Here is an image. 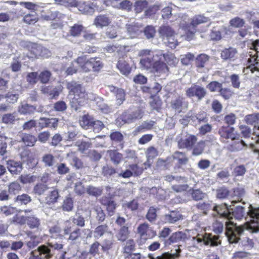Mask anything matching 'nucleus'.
I'll return each instance as SVG.
<instances>
[{
	"label": "nucleus",
	"instance_id": "4d7b16f0",
	"mask_svg": "<svg viewBox=\"0 0 259 259\" xmlns=\"http://www.w3.org/2000/svg\"><path fill=\"white\" fill-rule=\"evenodd\" d=\"M152 100L150 102V105L153 110L158 111L160 108L162 102L159 97L156 96H151Z\"/></svg>",
	"mask_w": 259,
	"mask_h": 259
},
{
	"label": "nucleus",
	"instance_id": "cd10ccee",
	"mask_svg": "<svg viewBox=\"0 0 259 259\" xmlns=\"http://www.w3.org/2000/svg\"><path fill=\"white\" fill-rule=\"evenodd\" d=\"M210 21V18L205 16L203 14L196 15L191 19L190 27L193 26L196 28L198 25L208 22Z\"/></svg>",
	"mask_w": 259,
	"mask_h": 259
},
{
	"label": "nucleus",
	"instance_id": "e433bc0d",
	"mask_svg": "<svg viewBox=\"0 0 259 259\" xmlns=\"http://www.w3.org/2000/svg\"><path fill=\"white\" fill-rule=\"evenodd\" d=\"M189 192L192 199L196 201L203 200L206 196V193L203 192L199 189H192L189 190Z\"/></svg>",
	"mask_w": 259,
	"mask_h": 259
},
{
	"label": "nucleus",
	"instance_id": "393cba45",
	"mask_svg": "<svg viewBox=\"0 0 259 259\" xmlns=\"http://www.w3.org/2000/svg\"><path fill=\"white\" fill-rule=\"evenodd\" d=\"M158 33L160 37L165 39L167 38H171V36L175 35V31L169 25H162L158 29Z\"/></svg>",
	"mask_w": 259,
	"mask_h": 259
},
{
	"label": "nucleus",
	"instance_id": "13d9d810",
	"mask_svg": "<svg viewBox=\"0 0 259 259\" xmlns=\"http://www.w3.org/2000/svg\"><path fill=\"white\" fill-rule=\"evenodd\" d=\"M148 3L146 0H139L135 2L134 5L135 10L136 13H141L148 6Z\"/></svg>",
	"mask_w": 259,
	"mask_h": 259
},
{
	"label": "nucleus",
	"instance_id": "a878e982",
	"mask_svg": "<svg viewBox=\"0 0 259 259\" xmlns=\"http://www.w3.org/2000/svg\"><path fill=\"white\" fill-rule=\"evenodd\" d=\"M95 7L93 3L88 4L83 2L78 5V9L82 14L92 15L95 12Z\"/></svg>",
	"mask_w": 259,
	"mask_h": 259
},
{
	"label": "nucleus",
	"instance_id": "e2e57ef3",
	"mask_svg": "<svg viewBox=\"0 0 259 259\" xmlns=\"http://www.w3.org/2000/svg\"><path fill=\"white\" fill-rule=\"evenodd\" d=\"M128 228L126 226L122 227L117 234V238L119 240L124 241L128 238Z\"/></svg>",
	"mask_w": 259,
	"mask_h": 259
},
{
	"label": "nucleus",
	"instance_id": "aec40b11",
	"mask_svg": "<svg viewBox=\"0 0 259 259\" xmlns=\"http://www.w3.org/2000/svg\"><path fill=\"white\" fill-rule=\"evenodd\" d=\"M231 144L227 146V149L231 152H236L241 150L244 147H247V144L242 139H240L239 135H237L236 139L233 140Z\"/></svg>",
	"mask_w": 259,
	"mask_h": 259
},
{
	"label": "nucleus",
	"instance_id": "c756f323",
	"mask_svg": "<svg viewBox=\"0 0 259 259\" xmlns=\"http://www.w3.org/2000/svg\"><path fill=\"white\" fill-rule=\"evenodd\" d=\"M155 52H152V56L146 57L141 59L140 63L142 68L147 70L152 68L153 64L157 59V57H155Z\"/></svg>",
	"mask_w": 259,
	"mask_h": 259
},
{
	"label": "nucleus",
	"instance_id": "4be33fe9",
	"mask_svg": "<svg viewBox=\"0 0 259 259\" xmlns=\"http://www.w3.org/2000/svg\"><path fill=\"white\" fill-rule=\"evenodd\" d=\"M182 219V215L177 210L171 211L169 213L166 214L163 217V220L166 223H175Z\"/></svg>",
	"mask_w": 259,
	"mask_h": 259
},
{
	"label": "nucleus",
	"instance_id": "338daca9",
	"mask_svg": "<svg viewBox=\"0 0 259 259\" xmlns=\"http://www.w3.org/2000/svg\"><path fill=\"white\" fill-rule=\"evenodd\" d=\"M72 222L78 227H83L85 225V220L81 215H76L71 218Z\"/></svg>",
	"mask_w": 259,
	"mask_h": 259
},
{
	"label": "nucleus",
	"instance_id": "39448f33",
	"mask_svg": "<svg viewBox=\"0 0 259 259\" xmlns=\"http://www.w3.org/2000/svg\"><path fill=\"white\" fill-rule=\"evenodd\" d=\"M173 158L176 160L177 162L174 167V169L176 171L179 172L186 171L187 170L191 171L192 169L190 164H188L189 158L185 153L176 151L173 155Z\"/></svg>",
	"mask_w": 259,
	"mask_h": 259
},
{
	"label": "nucleus",
	"instance_id": "7ed1b4c3",
	"mask_svg": "<svg viewBox=\"0 0 259 259\" xmlns=\"http://www.w3.org/2000/svg\"><path fill=\"white\" fill-rule=\"evenodd\" d=\"M67 88L69 95L73 96L71 100V106L75 110L82 106L88 100V94L81 84L75 81L68 82Z\"/></svg>",
	"mask_w": 259,
	"mask_h": 259
},
{
	"label": "nucleus",
	"instance_id": "c85d7f7f",
	"mask_svg": "<svg viewBox=\"0 0 259 259\" xmlns=\"http://www.w3.org/2000/svg\"><path fill=\"white\" fill-rule=\"evenodd\" d=\"M210 56L205 54H200L195 58V63L198 68H204L208 63L210 59Z\"/></svg>",
	"mask_w": 259,
	"mask_h": 259
},
{
	"label": "nucleus",
	"instance_id": "f3484780",
	"mask_svg": "<svg viewBox=\"0 0 259 259\" xmlns=\"http://www.w3.org/2000/svg\"><path fill=\"white\" fill-rule=\"evenodd\" d=\"M7 166L9 171L13 175H18L23 169L22 164L20 161L9 160L7 161Z\"/></svg>",
	"mask_w": 259,
	"mask_h": 259
},
{
	"label": "nucleus",
	"instance_id": "473e14b6",
	"mask_svg": "<svg viewBox=\"0 0 259 259\" xmlns=\"http://www.w3.org/2000/svg\"><path fill=\"white\" fill-rule=\"evenodd\" d=\"M237 53V50L234 48H226L221 51V57L224 60H231L235 57Z\"/></svg>",
	"mask_w": 259,
	"mask_h": 259
},
{
	"label": "nucleus",
	"instance_id": "0e129e2a",
	"mask_svg": "<svg viewBox=\"0 0 259 259\" xmlns=\"http://www.w3.org/2000/svg\"><path fill=\"white\" fill-rule=\"evenodd\" d=\"M103 190L100 188L89 186L87 189V192L90 195L98 197L102 193Z\"/></svg>",
	"mask_w": 259,
	"mask_h": 259
},
{
	"label": "nucleus",
	"instance_id": "72a5a7b5",
	"mask_svg": "<svg viewBox=\"0 0 259 259\" xmlns=\"http://www.w3.org/2000/svg\"><path fill=\"white\" fill-rule=\"evenodd\" d=\"M155 123V122L153 120L144 121L141 125L136 128L133 133L135 136L138 133L150 130L153 128Z\"/></svg>",
	"mask_w": 259,
	"mask_h": 259
},
{
	"label": "nucleus",
	"instance_id": "0eeeda50",
	"mask_svg": "<svg viewBox=\"0 0 259 259\" xmlns=\"http://www.w3.org/2000/svg\"><path fill=\"white\" fill-rule=\"evenodd\" d=\"M218 134L220 136L221 141L223 142H226L229 139L232 141L235 140L237 137L235 128L229 125H223L220 127L218 130Z\"/></svg>",
	"mask_w": 259,
	"mask_h": 259
},
{
	"label": "nucleus",
	"instance_id": "9b49d317",
	"mask_svg": "<svg viewBox=\"0 0 259 259\" xmlns=\"http://www.w3.org/2000/svg\"><path fill=\"white\" fill-rule=\"evenodd\" d=\"M187 238V234L185 233L177 231L173 233L168 239H165L164 244L165 246H167L173 243H179L181 242H184Z\"/></svg>",
	"mask_w": 259,
	"mask_h": 259
},
{
	"label": "nucleus",
	"instance_id": "4468645a",
	"mask_svg": "<svg viewBox=\"0 0 259 259\" xmlns=\"http://www.w3.org/2000/svg\"><path fill=\"white\" fill-rule=\"evenodd\" d=\"M109 91L113 93L115 97V105L120 106L125 100V94L124 90L118 88L113 85L108 86Z\"/></svg>",
	"mask_w": 259,
	"mask_h": 259
},
{
	"label": "nucleus",
	"instance_id": "ddd939ff",
	"mask_svg": "<svg viewBox=\"0 0 259 259\" xmlns=\"http://www.w3.org/2000/svg\"><path fill=\"white\" fill-rule=\"evenodd\" d=\"M100 201L102 205L106 206L108 214L109 216H112L115 213L117 204L112 198L106 196H103Z\"/></svg>",
	"mask_w": 259,
	"mask_h": 259
},
{
	"label": "nucleus",
	"instance_id": "c03bdc74",
	"mask_svg": "<svg viewBox=\"0 0 259 259\" xmlns=\"http://www.w3.org/2000/svg\"><path fill=\"white\" fill-rule=\"evenodd\" d=\"M75 152H70L67 154V157H71L73 162V165L77 169L81 168L83 166L82 161L75 155Z\"/></svg>",
	"mask_w": 259,
	"mask_h": 259
},
{
	"label": "nucleus",
	"instance_id": "7c9ffc66",
	"mask_svg": "<svg viewBox=\"0 0 259 259\" xmlns=\"http://www.w3.org/2000/svg\"><path fill=\"white\" fill-rule=\"evenodd\" d=\"M27 225L31 229H38L40 226V220L35 215H27Z\"/></svg>",
	"mask_w": 259,
	"mask_h": 259
},
{
	"label": "nucleus",
	"instance_id": "680f3d73",
	"mask_svg": "<svg viewBox=\"0 0 259 259\" xmlns=\"http://www.w3.org/2000/svg\"><path fill=\"white\" fill-rule=\"evenodd\" d=\"M157 209L153 206H151L146 215V219L150 222L155 221L157 218Z\"/></svg>",
	"mask_w": 259,
	"mask_h": 259
},
{
	"label": "nucleus",
	"instance_id": "f03ea898",
	"mask_svg": "<svg viewBox=\"0 0 259 259\" xmlns=\"http://www.w3.org/2000/svg\"><path fill=\"white\" fill-rule=\"evenodd\" d=\"M224 224L219 221H216L213 224L212 231L216 235L211 233H205L203 234H198L196 236L193 237L194 244L195 242L200 246H208L209 247H216L221 244V236L219 235L224 231Z\"/></svg>",
	"mask_w": 259,
	"mask_h": 259
},
{
	"label": "nucleus",
	"instance_id": "bf43d9fd",
	"mask_svg": "<svg viewBox=\"0 0 259 259\" xmlns=\"http://www.w3.org/2000/svg\"><path fill=\"white\" fill-rule=\"evenodd\" d=\"M41 120L44 121L43 123L45 124V127H57L58 124V120L57 118H41Z\"/></svg>",
	"mask_w": 259,
	"mask_h": 259
},
{
	"label": "nucleus",
	"instance_id": "052dcab7",
	"mask_svg": "<svg viewBox=\"0 0 259 259\" xmlns=\"http://www.w3.org/2000/svg\"><path fill=\"white\" fill-rule=\"evenodd\" d=\"M246 168L243 164L236 166L232 171L233 175L235 177L243 176L246 172Z\"/></svg>",
	"mask_w": 259,
	"mask_h": 259
},
{
	"label": "nucleus",
	"instance_id": "f257e3e1",
	"mask_svg": "<svg viewBox=\"0 0 259 259\" xmlns=\"http://www.w3.org/2000/svg\"><path fill=\"white\" fill-rule=\"evenodd\" d=\"M230 205L226 203L221 204H213L212 210L215 213L214 217L226 219L225 222V234L230 244H237L240 235L246 229L252 233L259 232V207H255L249 205V209L247 212L248 217L245 218L246 221L245 227L242 225L238 226L237 224L230 221Z\"/></svg>",
	"mask_w": 259,
	"mask_h": 259
},
{
	"label": "nucleus",
	"instance_id": "a211bd4d",
	"mask_svg": "<svg viewBox=\"0 0 259 259\" xmlns=\"http://www.w3.org/2000/svg\"><path fill=\"white\" fill-rule=\"evenodd\" d=\"M152 70L154 72L160 74H167L169 71L168 68L166 63L161 61V60H158L157 59H156L153 64Z\"/></svg>",
	"mask_w": 259,
	"mask_h": 259
},
{
	"label": "nucleus",
	"instance_id": "412c9836",
	"mask_svg": "<svg viewBox=\"0 0 259 259\" xmlns=\"http://www.w3.org/2000/svg\"><path fill=\"white\" fill-rule=\"evenodd\" d=\"M180 246H178V248L176 249V252L171 253L168 252H164L161 255L155 257L152 254H149L148 257L150 259H175L180 255L181 249Z\"/></svg>",
	"mask_w": 259,
	"mask_h": 259
},
{
	"label": "nucleus",
	"instance_id": "1a4fd4ad",
	"mask_svg": "<svg viewBox=\"0 0 259 259\" xmlns=\"http://www.w3.org/2000/svg\"><path fill=\"white\" fill-rule=\"evenodd\" d=\"M81 230L79 228H76L73 230L72 226L69 225H66L63 229L62 236L68 235V240L74 242L81 237Z\"/></svg>",
	"mask_w": 259,
	"mask_h": 259
},
{
	"label": "nucleus",
	"instance_id": "864d4df0",
	"mask_svg": "<svg viewBox=\"0 0 259 259\" xmlns=\"http://www.w3.org/2000/svg\"><path fill=\"white\" fill-rule=\"evenodd\" d=\"M243 233V232L240 235H239L240 239L238 240V241L240 240V242H239V245H241L242 246L249 249L253 248L254 246V242L252 239H250L248 237H244L242 239H241L240 236L242 235ZM238 242H238L237 243H238Z\"/></svg>",
	"mask_w": 259,
	"mask_h": 259
},
{
	"label": "nucleus",
	"instance_id": "2f4dec72",
	"mask_svg": "<svg viewBox=\"0 0 259 259\" xmlns=\"http://www.w3.org/2000/svg\"><path fill=\"white\" fill-rule=\"evenodd\" d=\"M19 120L16 112L6 113L2 117V122L6 124L12 125Z\"/></svg>",
	"mask_w": 259,
	"mask_h": 259
},
{
	"label": "nucleus",
	"instance_id": "58836bf2",
	"mask_svg": "<svg viewBox=\"0 0 259 259\" xmlns=\"http://www.w3.org/2000/svg\"><path fill=\"white\" fill-rule=\"evenodd\" d=\"M111 160L115 164H118L122 159V155L119 153L117 150H111L107 151Z\"/></svg>",
	"mask_w": 259,
	"mask_h": 259
},
{
	"label": "nucleus",
	"instance_id": "6e6552de",
	"mask_svg": "<svg viewBox=\"0 0 259 259\" xmlns=\"http://www.w3.org/2000/svg\"><path fill=\"white\" fill-rule=\"evenodd\" d=\"M188 104L189 103L186 100L185 98L182 96H179L170 102L171 108L178 114L187 110Z\"/></svg>",
	"mask_w": 259,
	"mask_h": 259
},
{
	"label": "nucleus",
	"instance_id": "5701e85b",
	"mask_svg": "<svg viewBox=\"0 0 259 259\" xmlns=\"http://www.w3.org/2000/svg\"><path fill=\"white\" fill-rule=\"evenodd\" d=\"M111 21L106 15H99L96 17L94 20V25L97 27L103 28L108 26Z\"/></svg>",
	"mask_w": 259,
	"mask_h": 259
},
{
	"label": "nucleus",
	"instance_id": "c9c22d12",
	"mask_svg": "<svg viewBox=\"0 0 259 259\" xmlns=\"http://www.w3.org/2000/svg\"><path fill=\"white\" fill-rule=\"evenodd\" d=\"M49 188L48 184L37 183L33 187V192L35 195L40 196L44 194Z\"/></svg>",
	"mask_w": 259,
	"mask_h": 259
},
{
	"label": "nucleus",
	"instance_id": "20e7f679",
	"mask_svg": "<svg viewBox=\"0 0 259 259\" xmlns=\"http://www.w3.org/2000/svg\"><path fill=\"white\" fill-rule=\"evenodd\" d=\"M74 61L80 68L83 72L88 73L91 71L99 72L103 67V64L99 57H91L88 59L86 56L78 57Z\"/></svg>",
	"mask_w": 259,
	"mask_h": 259
},
{
	"label": "nucleus",
	"instance_id": "69168bd1",
	"mask_svg": "<svg viewBox=\"0 0 259 259\" xmlns=\"http://www.w3.org/2000/svg\"><path fill=\"white\" fill-rule=\"evenodd\" d=\"M26 80L30 85H34L38 81V72H31L27 74L26 76Z\"/></svg>",
	"mask_w": 259,
	"mask_h": 259
},
{
	"label": "nucleus",
	"instance_id": "a18cd8bd",
	"mask_svg": "<svg viewBox=\"0 0 259 259\" xmlns=\"http://www.w3.org/2000/svg\"><path fill=\"white\" fill-rule=\"evenodd\" d=\"M38 19V15L36 13L34 14L29 13L23 17V21L26 24L33 25L36 23Z\"/></svg>",
	"mask_w": 259,
	"mask_h": 259
},
{
	"label": "nucleus",
	"instance_id": "5fc2aeb1",
	"mask_svg": "<svg viewBox=\"0 0 259 259\" xmlns=\"http://www.w3.org/2000/svg\"><path fill=\"white\" fill-rule=\"evenodd\" d=\"M31 201V197L27 194L18 195L15 198V202L20 204L26 205Z\"/></svg>",
	"mask_w": 259,
	"mask_h": 259
},
{
	"label": "nucleus",
	"instance_id": "9d476101",
	"mask_svg": "<svg viewBox=\"0 0 259 259\" xmlns=\"http://www.w3.org/2000/svg\"><path fill=\"white\" fill-rule=\"evenodd\" d=\"M245 194V191L243 187H237L233 188L230 190V199L232 204H235L238 202H242L243 197Z\"/></svg>",
	"mask_w": 259,
	"mask_h": 259
},
{
	"label": "nucleus",
	"instance_id": "603ef678",
	"mask_svg": "<svg viewBox=\"0 0 259 259\" xmlns=\"http://www.w3.org/2000/svg\"><path fill=\"white\" fill-rule=\"evenodd\" d=\"M51 72L47 70H44L38 74V79L41 83L46 84L49 82L51 77Z\"/></svg>",
	"mask_w": 259,
	"mask_h": 259
},
{
	"label": "nucleus",
	"instance_id": "ea45409f",
	"mask_svg": "<svg viewBox=\"0 0 259 259\" xmlns=\"http://www.w3.org/2000/svg\"><path fill=\"white\" fill-rule=\"evenodd\" d=\"M42 162L44 163L46 167H52L55 164V156L50 153L45 154L42 157Z\"/></svg>",
	"mask_w": 259,
	"mask_h": 259
},
{
	"label": "nucleus",
	"instance_id": "423d86ee",
	"mask_svg": "<svg viewBox=\"0 0 259 259\" xmlns=\"http://www.w3.org/2000/svg\"><path fill=\"white\" fill-rule=\"evenodd\" d=\"M207 95V91L202 86L193 84L186 91V96L189 98L195 97L198 101H201Z\"/></svg>",
	"mask_w": 259,
	"mask_h": 259
},
{
	"label": "nucleus",
	"instance_id": "dca6fc26",
	"mask_svg": "<svg viewBox=\"0 0 259 259\" xmlns=\"http://www.w3.org/2000/svg\"><path fill=\"white\" fill-rule=\"evenodd\" d=\"M197 138L194 135H190L184 139L178 141V147L181 149H191L197 141Z\"/></svg>",
	"mask_w": 259,
	"mask_h": 259
},
{
	"label": "nucleus",
	"instance_id": "bb28decb",
	"mask_svg": "<svg viewBox=\"0 0 259 259\" xmlns=\"http://www.w3.org/2000/svg\"><path fill=\"white\" fill-rule=\"evenodd\" d=\"M49 248L45 245L39 246L37 250H33L31 252L28 259H42L41 255L43 254L48 253Z\"/></svg>",
	"mask_w": 259,
	"mask_h": 259
},
{
	"label": "nucleus",
	"instance_id": "de8ad7c7",
	"mask_svg": "<svg viewBox=\"0 0 259 259\" xmlns=\"http://www.w3.org/2000/svg\"><path fill=\"white\" fill-rule=\"evenodd\" d=\"M36 110V107L34 106L25 104L22 105L19 109V112L24 115L30 114L33 113Z\"/></svg>",
	"mask_w": 259,
	"mask_h": 259
},
{
	"label": "nucleus",
	"instance_id": "f8f14e48",
	"mask_svg": "<svg viewBox=\"0 0 259 259\" xmlns=\"http://www.w3.org/2000/svg\"><path fill=\"white\" fill-rule=\"evenodd\" d=\"M155 57H157L158 60H162L163 58L164 60L170 66L174 65L177 63V59L175 57V55L169 52L164 53L162 51H155Z\"/></svg>",
	"mask_w": 259,
	"mask_h": 259
},
{
	"label": "nucleus",
	"instance_id": "b1692460",
	"mask_svg": "<svg viewBox=\"0 0 259 259\" xmlns=\"http://www.w3.org/2000/svg\"><path fill=\"white\" fill-rule=\"evenodd\" d=\"M37 141V138L31 134L23 133L21 137V142L26 147H33Z\"/></svg>",
	"mask_w": 259,
	"mask_h": 259
},
{
	"label": "nucleus",
	"instance_id": "2eb2a0df",
	"mask_svg": "<svg viewBox=\"0 0 259 259\" xmlns=\"http://www.w3.org/2000/svg\"><path fill=\"white\" fill-rule=\"evenodd\" d=\"M230 221L234 218L236 220H240L242 219L245 215V208L243 206L240 205L234 206V204L232 206L230 205Z\"/></svg>",
	"mask_w": 259,
	"mask_h": 259
},
{
	"label": "nucleus",
	"instance_id": "79ce46f5",
	"mask_svg": "<svg viewBox=\"0 0 259 259\" xmlns=\"http://www.w3.org/2000/svg\"><path fill=\"white\" fill-rule=\"evenodd\" d=\"M84 27L82 25L74 24L70 27L69 33L71 36L73 37H78L83 31Z\"/></svg>",
	"mask_w": 259,
	"mask_h": 259
},
{
	"label": "nucleus",
	"instance_id": "774afa93",
	"mask_svg": "<svg viewBox=\"0 0 259 259\" xmlns=\"http://www.w3.org/2000/svg\"><path fill=\"white\" fill-rule=\"evenodd\" d=\"M148 160L153 159L158 155V151L153 146L148 147L146 151Z\"/></svg>",
	"mask_w": 259,
	"mask_h": 259
},
{
	"label": "nucleus",
	"instance_id": "4c0bfd02",
	"mask_svg": "<svg viewBox=\"0 0 259 259\" xmlns=\"http://www.w3.org/2000/svg\"><path fill=\"white\" fill-rule=\"evenodd\" d=\"M109 230L108 226L107 224H102L98 226L94 230V236L96 238L102 237L105 234L108 232Z\"/></svg>",
	"mask_w": 259,
	"mask_h": 259
},
{
	"label": "nucleus",
	"instance_id": "49530a36",
	"mask_svg": "<svg viewBox=\"0 0 259 259\" xmlns=\"http://www.w3.org/2000/svg\"><path fill=\"white\" fill-rule=\"evenodd\" d=\"M117 67L120 71V72L125 75L130 74V66L128 64L123 60L118 61Z\"/></svg>",
	"mask_w": 259,
	"mask_h": 259
},
{
	"label": "nucleus",
	"instance_id": "f704fd0d",
	"mask_svg": "<svg viewBox=\"0 0 259 259\" xmlns=\"http://www.w3.org/2000/svg\"><path fill=\"white\" fill-rule=\"evenodd\" d=\"M42 93L50 97L51 99H56L59 95V91L56 88L50 86L45 87L41 89Z\"/></svg>",
	"mask_w": 259,
	"mask_h": 259
},
{
	"label": "nucleus",
	"instance_id": "a19ab883",
	"mask_svg": "<svg viewBox=\"0 0 259 259\" xmlns=\"http://www.w3.org/2000/svg\"><path fill=\"white\" fill-rule=\"evenodd\" d=\"M217 197L220 199H230V190L223 186L217 190Z\"/></svg>",
	"mask_w": 259,
	"mask_h": 259
},
{
	"label": "nucleus",
	"instance_id": "8fccbe9b",
	"mask_svg": "<svg viewBox=\"0 0 259 259\" xmlns=\"http://www.w3.org/2000/svg\"><path fill=\"white\" fill-rule=\"evenodd\" d=\"M21 190V186L17 182L11 183L8 186V192L10 195H15Z\"/></svg>",
	"mask_w": 259,
	"mask_h": 259
},
{
	"label": "nucleus",
	"instance_id": "6ab92c4d",
	"mask_svg": "<svg viewBox=\"0 0 259 259\" xmlns=\"http://www.w3.org/2000/svg\"><path fill=\"white\" fill-rule=\"evenodd\" d=\"M60 197L59 191L57 189L50 191L45 197V203L49 205H53L58 202Z\"/></svg>",
	"mask_w": 259,
	"mask_h": 259
},
{
	"label": "nucleus",
	"instance_id": "37998d69",
	"mask_svg": "<svg viewBox=\"0 0 259 259\" xmlns=\"http://www.w3.org/2000/svg\"><path fill=\"white\" fill-rule=\"evenodd\" d=\"M161 8V5L160 4H155L152 6H150L145 11L144 15L146 17H150L154 15Z\"/></svg>",
	"mask_w": 259,
	"mask_h": 259
},
{
	"label": "nucleus",
	"instance_id": "09e8293b",
	"mask_svg": "<svg viewBox=\"0 0 259 259\" xmlns=\"http://www.w3.org/2000/svg\"><path fill=\"white\" fill-rule=\"evenodd\" d=\"M205 147V141L201 140L194 146L192 154L194 156H198L201 155L204 151Z\"/></svg>",
	"mask_w": 259,
	"mask_h": 259
},
{
	"label": "nucleus",
	"instance_id": "3c124183",
	"mask_svg": "<svg viewBox=\"0 0 259 259\" xmlns=\"http://www.w3.org/2000/svg\"><path fill=\"white\" fill-rule=\"evenodd\" d=\"M62 209L66 211H70L73 208V200L70 196L66 197L63 201L62 205Z\"/></svg>",
	"mask_w": 259,
	"mask_h": 259
},
{
	"label": "nucleus",
	"instance_id": "6e6d98bb",
	"mask_svg": "<svg viewBox=\"0 0 259 259\" xmlns=\"http://www.w3.org/2000/svg\"><path fill=\"white\" fill-rule=\"evenodd\" d=\"M10 75L6 73L4 77L0 76V91H6L8 89Z\"/></svg>",
	"mask_w": 259,
	"mask_h": 259
}]
</instances>
